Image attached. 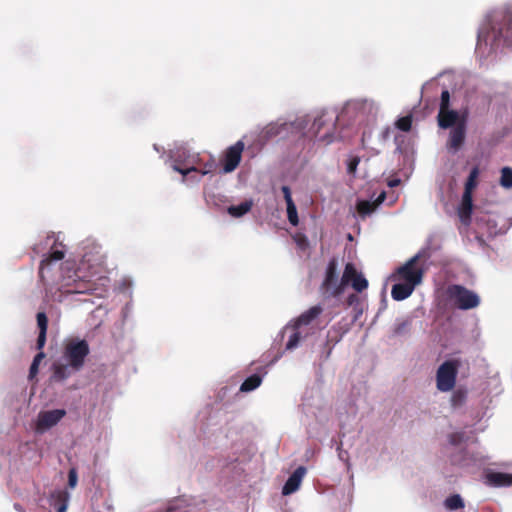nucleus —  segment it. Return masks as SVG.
<instances>
[{
  "mask_svg": "<svg viewBox=\"0 0 512 512\" xmlns=\"http://www.w3.org/2000/svg\"><path fill=\"white\" fill-rule=\"evenodd\" d=\"M85 269V261L83 260L80 267L63 277L59 288L60 302L68 300L73 295L94 293L96 290L95 273L87 276Z\"/></svg>",
  "mask_w": 512,
  "mask_h": 512,
  "instance_id": "1",
  "label": "nucleus"
},
{
  "mask_svg": "<svg viewBox=\"0 0 512 512\" xmlns=\"http://www.w3.org/2000/svg\"><path fill=\"white\" fill-rule=\"evenodd\" d=\"M88 353L89 346L85 340L70 339L65 344L63 358L70 368L79 370Z\"/></svg>",
  "mask_w": 512,
  "mask_h": 512,
  "instance_id": "2",
  "label": "nucleus"
},
{
  "mask_svg": "<svg viewBox=\"0 0 512 512\" xmlns=\"http://www.w3.org/2000/svg\"><path fill=\"white\" fill-rule=\"evenodd\" d=\"M421 257V253L414 255L405 264L397 268L394 276L400 281L410 283L414 286L419 285L424 276V268L419 264Z\"/></svg>",
  "mask_w": 512,
  "mask_h": 512,
  "instance_id": "3",
  "label": "nucleus"
},
{
  "mask_svg": "<svg viewBox=\"0 0 512 512\" xmlns=\"http://www.w3.org/2000/svg\"><path fill=\"white\" fill-rule=\"evenodd\" d=\"M336 120V116L322 113L314 119L310 130L319 141L329 144L334 139Z\"/></svg>",
  "mask_w": 512,
  "mask_h": 512,
  "instance_id": "4",
  "label": "nucleus"
},
{
  "mask_svg": "<svg viewBox=\"0 0 512 512\" xmlns=\"http://www.w3.org/2000/svg\"><path fill=\"white\" fill-rule=\"evenodd\" d=\"M459 364L457 361L449 360L442 363L436 372V387L441 392L453 390L456 384Z\"/></svg>",
  "mask_w": 512,
  "mask_h": 512,
  "instance_id": "5",
  "label": "nucleus"
},
{
  "mask_svg": "<svg viewBox=\"0 0 512 512\" xmlns=\"http://www.w3.org/2000/svg\"><path fill=\"white\" fill-rule=\"evenodd\" d=\"M348 284H351L352 288L359 293L368 287L367 279L350 262L345 265L341 280L338 287L334 290V294H342L345 286Z\"/></svg>",
  "mask_w": 512,
  "mask_h": 512,
  "instance_id": "6",
  "label": "nucleus"
},
{
  "mask_svg": "<svg viewBox=\"0 0 512 512\" xmlns=\"http://www.w3.org/2000/svg\"><path fill=\"white\" fill-rule=\"evenodd\" d=\"M448 293L454 304L462 310L475 308L480 303L479 296L475 292L461 285L449 287Z\"/></svg>",
  "mask_w": 512,
  "mask_h": 512,
  "instance_id": "7",
  "label": "nucleus"
},
{
  "mask_svg": "<svg viewBox=\"0 0 512 512\" xmlns=\"http://www.w3.org/2000/svg\"><path fill=\"white\" fill-rule=\"evenodd\" d=\"M338 260L333 257L329 260L326 267L325 276L320 286V291L324 297H338L341 294H334V290L338 287Z\"/></svg>",
  "mask_w": 512,
  "mask_h": 512,
  "instance_id": "8",
  "label": "nucleus"
},
{
  "mask_svg": "<svg viewBox=\"0 0 512 512\" xmlns=\"http://www.w3.org/2000/svg\"><path fill=\"white\" fill-rule=\"evenodd\" d=\"M66 415L64 409H53L40 411L35 420V431L37 433H44L49 429L56 426Z\"/></svg>",
  "mask_w": 512,
  "mask_h": 512,
  "instance_id": "9",
  "label": "nucleus"
},
{
  "mask_svg": "<svg viewBox=\"0 0 512 512\" xmlns=\"http://www.w3.org/2000/svg\"><path fill=\"white\" fill-rule=\"evenodd\" d=\"M244 147L245 145L243 141L239 140L234 145L226 149L223 158V171L225 173H230L238 167Z\"/></svg>",
  "mask_w": 512,
  "mask_h": 512,
  "instance_id": "10",
  "label": "nucleus"
},
{
  "mask_svg": "<svg viewBox=\"0 0 512 512\" xmlns=\"http://www.w3.org/2000/svg\"><path fill=\"white\" fill-rule=\"evenodd\" d=\"M466 138V116L463 115L462 119L456 126L451 128L449 132L448 141L446 143L447 149L452 152H457L464 145Z\"/></svg>",
  "mask_w": 512,
  "mask_h": 512,
  "instance_id": "11",
  "label": "nucleus"
},
{
  "mask_svg": "<svg viewBox=\"0 0 512 512\" xmlns=\"http://www.w3.org/2000/svg\"><path fill=\"white\" fill-rule=\"evenodd\" d=\"M309 322H295L293 325H287L284 328V334H289V339L286 343V349L292 350L298 346L299 340L304 332L307 330Z\"/></svg>",
  "mask_w": 512,
  "mask_h": 512,
  "instance_id": "12",
  "label": "nucleus"
},
{
  "mask_svg": "<svg viewBox=\"0 0 512 512\" xmlns=\"http://www.w3.org/2000/svg\"><path fill=\"white\" fill-rule=\"evenodd\" d=\"M65 256L64 246L61 243L54 241L51 252L41 261L39 267V276L44 278V271L52 263L62 260Z\"/></svg>",
  "mask_w": 512,
  "mask_h": 512,
  "instance_id": "13",
  "label": "nucleus"
},
{
  "mask_svg": "<svg viewBox=\"0 0 512 512\" xmlns=\"http://www.w3.org/2000/svg\"><path fill=\"white\" fill-rule=\"evenodd\" d=\"M462 116L456 110L439 111L437 115L438 126L441 129L453 128L459 123Z\"/></svg>",
  "mask_w": 512,
  "mask_h": 512,
  "instance_id": "14",
  "label": "nucleus"
},
{
  "mask_svg": "<svg viewBox=\"0 0 512 512\" xmlns=\"http://www.w3.org/2000/svg\"><path fill=\"white\" fill-rule=\"evenodd\" d=\"M305 473L306 469L304 467H298L286 481L285 485L283 486L282 493L284 495H289L297 491Z\"/></svg>",
  "mask_w": 512,
  "mask_h": 512,
  "instance_id": "15",
  "label": "nucleus"
},
{
  "mask_svg": "<svg viewBox=\"0 0 512 512\" xmlns=\"http://www.w3.org/2000/svg\"><path fill=\"white\" fill-rule=\"evenodd\" d=\"M485 483L494 487L512 486V474L489 472L485 475Z\"/></svg>",
  "mask_w": 512,
  "mask_h": 512,
  "instance_id": "16",
  "label": "nucleus"
},
{
  "mask_svg": "<svg viewBox=\"0 0 512 512\" xmlns=\"http://www.w3.org/2000/svg\"><path fill=\"white\" fill-rule=\"evenodd\" d=\"M415 287L416 286L403 281L402 283L393 285L391 295L394 300L401 301L408 298L414 291Z\"/></svg>",
  "mask_w": 512,
  "mask_h": 512,
  "instance_id": "17",
  "label": "nucleus"
},
{
  "mask_svg": "<svg viewBox=\"0 0 512 512\" xmlns=\"http://www.w3.org/2000/svg\"><path fill=\"white\" fill-rule=\"evenodd\" d=\"M473 209L472 193L464 192L462 195L461 205L459 208V217L462 222H468L471 218Z\"/></svg>",
  "mask_w": 512,
  "mask_h": 512,
  "instance_id": "18",
  "label": "nucleus"
},
{
  "mask_svg": "<svg viewBox=\"0 0 512 512\" xmlns=\"http://www.w3.org/2000/svg\"><path fill=\"white\" fill-rule=\"evenodd\" d=\"M348 307L352 310L353 320H358L364 311L366 303L364 299L360 298L357 294H351L347 300Z\"/></svg>",
  "mask_w": 512,
  "mask_h": 512,
  "instance_id": "19",
  "label": "nucleus"
},
{
  "mask_svg": "<svg viewBox=\"0 0 512 512\" xmlns=\"http://www.w3.org/2000/svg\"><path fill=\"white\" fill-rule=\"evenodd\" d=\"M215 168H216V163H215L214 159H211L210 161L205 163L204 167L202 169H198L194 166L189 167V168H181L178 165L173 166V169L175 171L179 172L180 174H182L184 177H186L191 172H199L202 175H206V174L212 173L215 170Z\"/></svg>",
  "mask_w": 512,
  "mask_h": 512,
  "instance_id": "20",
  "label": "nucleus"
},
{
  "mask_svg": "<svg viewBox=\"0 0 512 512\" xmlns=\"http://www.w3.org/2000/svg\"><path fill=\"white\" fill-rule=\"evenodd\" d=\"M253 202L246 200L239 205H232L228 208V213L235 218H239L248 213L252 208Z\"/></svg>",
  "mask_w": 512,
  "mask_h": 512,
  "instance_id": "21",
  "label": "nucleus"
},
{
  "mask_svg": "<svg viewBox=\"0 0 512 512\" xmlns=\"http://www.w3.org/2000/svg\"><path fill=\"white\" fill-rule=\"evenodd\" d=\"M262 378L259 375H252L248 377L241 385L242 392H250L260 386Z\"/></svg>",
  "mask_w": 512,
  "mask_h": 512,
  "instance_id": "22",
  "label": "nucleus"
},
{
  "mask_svg": "<svg viewBox=\"0 0 512 512\" xmlns=\"http://www.w3.org/2000/svg\"><path fill=\"white\" fill-rule=\"evenodd\" d=\"M479 175V170L477 167H474L466 180L464 192L472 193L475 187L477 186V178Z\"/></svg>",
  "mask_w": 512,
  "mask_h": 512,
  "instance_id": "23",
  "label": "nucleus"
},
{
  "mask_svg": "<svg viewBox=\"0 0 512 512\" xmlns=\"http://www.w3.org/2000/svg\"><path fill=\"white\" fill-rule=\"evenodd\" d=\"M323 309L320 305H315L308 309L306 312H304L302 315L297 317L295 320H315L317 317L320 316Z\"/></svg>",
  "mask_w": 512,
  "mask_h": 512,
  "instance_id": "24",
  "label": "nucleus"
},
{
  "mask_svg": "<svg viewBox=\"0 0 512 512\" xmlns=\"http://www.w3.org/2000/svg\"><path fill=\"white\" fill-rule=\"evenodd\" d=\"M376 207V204L367 200H362L357 203V211L361 216L371 214Z\"/></svg>",
  "mask_w": 512,
  "mask_h": 512,
  "instance_id": "25",
  "label": "nucleus"
},
{
  "mask_svg": "<svg viewBox=\"0 0 512 512\" xmlns=\"http://www.w3.org/2000/svg\"><path fill=\"white\" fill-rule=\"evenodd\" d=\"M47 322H38L37 349L41 350L46 343Z\"/></svg>",
  "mask_w": 512,
  "mask_h": 512,
  "instance_id": "26",
  "label": "nucleus"
},
{
  "mask_svg": "<svg viewBox=\"0 0 512 512\" xmlns=\"http://www.w3.org/2000/svg\"><path fill=\"white\" fill-rule=\"evenodd\" d=\"M500 184L504 188H511L512 187V168H510V167H503L501 169Z\"/></svg>",
  "mask_w": 512,
  "mask_h": 512,
  "instance_id": "27",
  "label": "nucleus"
},
{
  "mask_svg": "<svg viewBox=\"0 0 512 512\" xmlns=\"http://www.w3.org/2000/svg\"><path fill=\"white\" fill-rule=\"evenodd\" d=\"M444 505L449 510H456L462 508L464 503L459 495H453L445 500Z\"/></svg>",
  "mask_w": 512,
  "mask_h": 512,
  "instance_id": "28",
  "label": "nucleus"
},
{
  "mask_svg": "<svg viewBox=\"0 0 512 512\" xmlns=\"http://www.w3.org/2000/svg\"><path fill=\"white\" fill-rule=\"evenodd\" d=\"M412 120L413 118L411 114L406 115L404 117L399 118L396 121L395 126L403 132H409L412 127Z\"/></svg>",
  "mask_w": 512,
  "mask_h": 512,
  "instance_id": "29",
  "label": "nucleus"
},
{
  "mask_svg": "<svg viewBox=\"0 0 512 512\" xmlns=\"http://www.w3.org/2000/svg\"><path fill=\"white\" fill-rule=\"evenodd\" d=\"M286 206H287V216H288L289 222L293 226H297L299 219H298L296 205L294 204V202H291V203H286Z\"/></svg>",
  "mask_w": 512,
  "mask_h": 512,
  "instance_id": "30",
  "label": "nucleus"
},
{
  "mask_svg": "<svg viewBox=\"0 0 512 512\" xmlns=\"http://www.w3.org/2000/svg\"><path fill=\"white\" fill-rule=\"evenodd\" d=\"M45 358V354L43 352H39L35 357H34V360L32 362V365L30 367V371H29V378L32 379L36 376V374L38 373V367H39V364L41 363V361Z\"/></svg>",
  "mask_w": 512,
  "mask_h": 512,
  "instance_id": "31",
  "label": "nucleus"
},
{
  "mask_svg": "<svg viewBox=\"0 0 512 512\" xmlns=\"http://www.w3.org/2000/svg\"><path fill=\"white\" fill-rule=\"evenodd\" d=\"M450 110V92L445 89L441 93L439 111Z\"/></svg>",
  "mask_w": 512,
  "mask_h": 512,
  "instance_id": "32",
  "label": "nucleus"
},
{
  "mask_svg": "<svg viewBox=\"0 0 512 512\" xmlns=\"http://www.w3.org/2000/svg\"><path fill=\"white\" fill-rule=\"evenodd\" d=\"M465 398H466L465 392H463L461 390L454 391L451 396V404L454 407L460 406L464 403Z\"/></svg>",
  "mask_w": 512,
  "mask_h": 512,
  "instance_id": "33",
  "label": "nucleus"
},
{
  "mask_svg": "<svg viewBox=\"0 0 512 512\" xmlns=\"http://www.w3.org/2000/svg\"><path fill=\"white\" fill-rule=\"evenodd\" d=\"M360 163V158L358 156L352 157L347 165V172L349 174H355L357 167Z\"/></svg>",
  "mask_w": 512,
  "mask_h": 512,
  "instance_id": "34",
  "label": "nucleus"
},
{
  "mask_svg": "<svg viewBox=\"0 0 512 512\" xmlns=\"http://www.w3.org/2000/svg\"><path fill=\"white\" fill-rule=\"evenodd\" d=\"M499 37L503 38L507 44H512V29L508 27L506 30H499Z\"/></svg>",
  "mask_w": 512,
  "mask_h": 512,
  "instance_id": "35",
  "label": "nucleus"
},
{
  "mask_svg": "<svg viewBox=\"0 0 512 512\" xmlns=\"http://www.w3.org/2000/svg\"><path fill=\"white\" fill-rule=\"evenodd\" d=\"M78 476L76 470L73 468L69 471L68 484L70 488H75L77 485Z\"/></svg>",
  "mask_w": 512,
  "mask_h": 512,
  "instance_id": "36",
  "label": "nucleus"
},
{
  "mask_svg": "<svg viewBox=\"0 0 512 512\" xmlns=\"http://www.w3.org/2000/svg\"><path fill=\"white\" fill-rule=\"evenodd\" d=\"M66 367H60L56 366L55 372H54V378L57 380H63L68 376V373H66Z\"/></svg>",
  "mask_w": 512,
  "mask_h": 512,
  "instance_id": "37",
  "label": "nucleus"
},
{
  "mask_svg": "<svg viewBox=\"0 0 512 512\" xmlns=\"http://www.w3.org/2000/svg\"><path fill=\"white\" fill-rule=\"evenodd\" d=\"M285 202L291 203L293 202L292 196H291V190L288 186H282L281 188Z\"/></svg>",
  "mask_w": 512,
  "mask_h": 512,
  "instance_id": "38",
  "label": "nucleus"
},
{
  "mask_svg": "<svg viewBox=\"0 0 512 512\" xmlns=\"http://www.w3.org/2000/svg\"><path fill=\"white\" fill-rule=\"evenodd\" d=\"M36 320H48L46 313L44 311H39L36 314Z\"/></svg>",
  "mask_w": 512,
  "mask_h": 512,
  "instance_id": "39",
  "label": "nucleus"
},
{
  "mask_svg": "<svg viewBox=\"0 0 512 512\" xmlns=\"http://www.w3.org/2000/svg\"><path fill=\"white\" fill-rule=\"evenodd\" d=\"M385 199V192H382L379 197L377 198L376 202H374L376 205L382 203Z\"/></svg>",
  "mask_w": 512,
  "mask_h": 512,
  "instance_id": "40",
  "label": "nucleus"
},
{
  "mask_svg": "<svg viewBox=\"0 0 512 512\" xmlns=\"http://www.w3.org/2000/svg\"><path fill=\"white\" fill-rule=\"evenodd\" d=\"M399 184H400V180H399V179L391 180V181H389V183H388V185H389L390 187H396V186H398Z\"/></svg>",
  "mask_w": 512,
  "mask_h": 512,
  "instance_id": "41",
  "label": "nucleus"
},
{
  "mask_svg": "<svg viewBox=\"0 0 512 512\" xmlns=\"http://www.w3.org/2000/svg\"><path fill=\"white\" fill-rule=\"evenodd\" d=\"M67 510V505L66 504H62L59 508H58V511L57 512H66Z\"/></svg>",
  "mask_w": 512,
  "mask_h": 512,
  "instance_id": "42",
  "label": "nucleus"
}]
</instances>
